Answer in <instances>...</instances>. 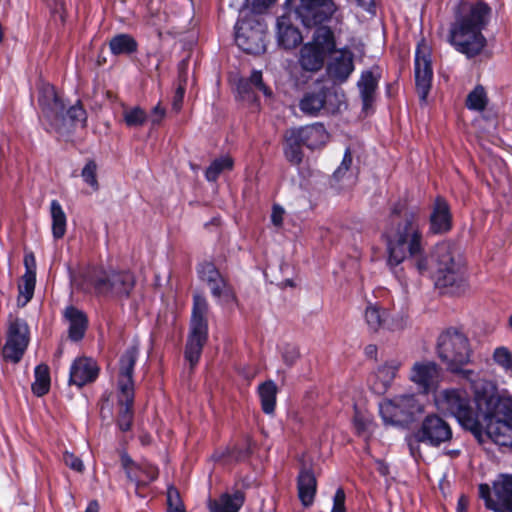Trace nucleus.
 Segmentation results:
<instances>
[{
	"label": "nucleus",
	"instance_id": "nucleus-42",
	"mask_svg": "<svg viewBox=\"0 0 512 512\" xmlns=\"http://www.w3.org/2000/svg\"><path fill=\"white\" fill-rule=\"evenodd\" d=\"M494 363L505 373L512 375V351L505 346L497 347L492 355Z\"/></svg>",
	"mask_w": 512,
	"mask_h": 512
},
{
	"label": "nucleus",
	"instance_id": "nucleus-56",
	"mask_svg": "<svg viewBox=\"0 0 512 512\" xmlns=\"http://www.w3.org/2000/svg\"><path fill=\"white\" fill-rule=\"evenodd\" d=\"M165 114H166L165 109L163 107H161L160 104H157L153 108L151 115H150L152 124L158 125L162 121V119L165 117Z\"/></svg>",
	"mask_w": 512,
	"mask_h": 512
},
{
	"label": "nucleus",
	"instance_id": "nucleus-58",
	"mask_svg": "<svg viewBox=\"0 0 512 512\" xmlns=\"http://www.w3.org/2000/svg\"><path fill=\"white\" fill-rule=\"evenodd\" d=\"M421 442H417L416 441V438L413 436V438H410L408 440V447H409V451H410V454L416 458L419 456V444Z\"/></svg>",
	"mask_w": 512,
	"mask_h": 512
},
{
	"label": "nucleus",
	"instance_id": "nucleus-57",
	"mask_svg": "<svg viewBox=\"0 0 512 512\" xmlns=\"http://www.w3.org/2000/svg\"><path fill=\"white\" fill-rule=\"evenodd\" d=\"M359 7L365 11L374 14L375 13V1L374 0H357Z\"/></svg>",
	"mask_w": 512,
	"mask_h": 512
},
{
	"label": "nucleus",
	"instance_id": "nucleus-61",
	"mask_svg": "<svg viewBox=\"0 0 512 512\" xmlns=\"http://www.w3.org/2000/svg\"><path fill=\"white\" fill-rule=\"evenodd\" d=\"M467 506L468 499L464 495L460 496L457 503V512H467Z\"/></svg>",
	"mask_w": 512,
	"mask_h": 512
},
{
	"label": "nucleus",
	"instance_id": "nucleus-20",
	"mask_svg": "<svg viewBox=\"0 0 512 512\" xmlns=\"http://www.w3.org/2000/svg\"><path fill=\"white\" fill-rule=\"evenodd\" d=\"M364 320L368 330L373 333L380 331H394L402 328L389 310L377 304L369 303L364 310Z\"/></svg>",
	"mask_w": 512,
	"mask_h": 512
},
{
	"label": "nucleus",
	"instance_id": "nucleus-26",
	"mask_svg": "<svg viewBox=\"0 0 512 512\" xmlns=\"http://www.w3.org/2000/svg\"><path fill=\"white\" fill-rule=\"evenodd\" d=\"M245 502V493L239 489L225 492L218 498L208 500L210 512H238Z\"/></svg>",
	"mask_w": 512,
	"mask_h": 512
},
{
	"label": "nucleus",
	"instance_id": "nucleus-29",
	"mask_svg": "<svg viewBox=\"0 0 512 512\" xmlns=\"http://www.w3.org/2000/svg\"><path fill=\"white\" fill-rule=\"evenodd\" d=\"M298 496L301 503L308 507L310 506L315 497L317 481L312 471L303 469L298 476Z\"/></svg>",
	"mask_w": 512,
	"mask_h": 512
},
{
	"label": "nucleus",
	"instance_id": "nucleus-8",
	"mask_svg": "<svg viewBox=\"0 0 512 512\" xmlns=\"http://www.w3.org/2000/svg\"><path fill=\"white\" fill-rule=\"evenodd\" d=\"M424 412V404L414 393L386 398L379 403V413L385 425L407 427Z\"/></svg>",
	"mask_w": 512,
	"mask_h": 512
},
{
	"label": "nucleus",
	"instance_id": "nucleus-23",
	"mask_svg": "<svg viewBox=\"0 0 512 512\" xmlns=\"http://www.w3.org/2000/svg\"><path fill=\"white\" fill-rule=\"evenodd\" d=\"M121 463L125 469L127 477L136 484L137 487L147 485L158 477V469L152 464L136 465L131 458L123 454Z\"/></svg>",
	"mask_w": 512,
	"mask_h": 512
},
{
	"label": "nucleus",
	"instance_id": "nucleus-9",
	"mask_svg": "<svg viewBox=\"0 0 512 512\" xmlns=\"http://www.w3.org/2000/svg\"><path fill=\"white\" fill-rule=\"evenodd\" d=\"M208 303L204 296L193 297V308L190 322V333L185 349V358L193 367L199 361L208 336L207 315Z\"/></svg>",
	"mask_w": 512,
	"mask_h": 512
},
{
	"label": "nucleus",
	"instance_id": "nucleus-21",
	"mask_svg": "<svg viewBox=\"0 0 512 512\" xmlns=\"http://www.w3.org/2000/svg\"><path fill=\"white\" fill-rule=\"evenodd\" d=\"M99 374L97 363L88 357H79L74 360L70 367L69 384L83 387L94 382Z\"/></svg>",
	"mask_w": 512,
	"mask_h": 512
},
{
	"label": "nucleus",
	"instance_id": "nucleus-49",
	"mask_svg": "<svg viewBox=\"0 0 512 512\" xmlns=\"http://www.w3.org/2000/svg\"><path fill=\"white\" fill-rule=\"evenodd\" d=\"M63 462L66 466L76 472H83L84 470V464L82 460L68 451L63 454Z\"/></svg>",
	"mask_w": 512,
	"mask_h": 512
},
{
	"label": "nucleus",
	"instance_id": "nucleus-10",
	"mask_svg": "<svg viewBox=\"0 0 512 512\" xmlns=\"http://www.w3.org/2000/svg\"><path fill=\"white\" fill-rule=\"evenodd\" d=\"M335 40L332 30L326 26H319L310 42L300 49L299 64L308 72H317L322 69L328 54L335 50Z\"/></svg>",
	"mask_w": 512,
	"mask_h": 512
},
{
	"label": "nucleus",
	"instance_id": "nucleus-14",
	"mask_svg": "<svg viewBox=\"0 0 512 512\" xmlns=\"http://www.w3.org/2000/svg\"><path fill=\"white\" fill-rule=\"evenodd\" d=\"M450 424L437 414L427 415L414 433L417 442L431 447H439L452 439Z\"/></svg>",
	"mask_w": 512,
	"mask_h": 512
},
{
	"label": "nucleus",
	"instance_id": "nucleus-63",
	"mask_svg": "<svg viewBox=\"0 0 512 512\" xmlns=\"http://www.w3.org/2000/svg\"><path fill=\"white\" fill-rule=\"evenodd\" d=\"M376 352H377V348L376 346L374 345H368L366 348H365V353L366 355L372 357L374 355H376Z\"/></svg>",
	"mask_w": 512,
	"mask_h": 512
},
{
	"label": "nucleus",
	"instance_id": "nucleus-44",
	"mask_svg": "<svg viewBox=\"0 0 512 512\" xmlns=\"http://www.w3.org/2000/svg\"><path fill=\"white\" fill-rule=\"evenodd\" d=\"M124 121L129 127L142 126L147 120L146 112L140 107L127 109L123 113Z\"/></svg>",
	"mask_w": 512,
	"mask_h": 512
},
{
	"label": "nucleus",
	"instance_id": "nucleus-54",
	"mask_svg": "<svg viewBox=\"0 0 512 512\" xmlns=\"http://www.w3.org/2000/svg\"><path fill=\"white\" fill-rule=\"evenodd\" d=\"M299 357L298 349L295 346H287L283 352V360L284 362L291 366L293 365Z\"/></svg>",
	"mask_w": 512,
	"mask_h": 512
},
{
	"label": "nucleus",
	"instance_id": "nucleus-55",
	"mask_svg": "<svg viewBox=\"0 0 512 512\" xmlns=\"http://www.w3.org/2000/svg\"><path fill=\"white\" fill-rule=\"evenodd\" d=\"M284 209L279 205H274L271 214L272 223L279 227L283 223Z\"/></svg>",
	"mask_w": 512,
	"mask_h": 512
},
{
	"label": "nucleus",
	"instance_id": "nucleus-33",
	"mask_svg": "<svg viewBox=\"0 0 512 512\" xmlns=\"http://www.w3.org/2000/svg\"><path fill=\"white\" fill-rule=\"evenodd\" d=\"M109 49L115 56L129 55L137 51L138 43L131 35L120 33L110 39Z\"/></svg>",
	"mask_w": 512,
	"mask_h": 512
},
{
	"label": "nucleus",
	"instance_id": "nucleus-19",
	"mask_svg": "<svg viewBox=\"0 0 512 512\" xmlns=\"http://www.w3.org/2000/svg\"><path fill=\"white\" fill-rule=\"evenodd\" d=\"M138 354V348L131 346L125 350L119 360L118 392L123 393L124 400L131 399V392H134L133 372Z\"/></svg>",
	"mask_w": 512,
	"mask_h": 512
},
{
	"label": "nucleus",
	"instance_id": "nucleus-60",
	"mask_svg": "<svg viewBox=\"0 0 512 512\" xmlns=\"http://www.w3.org/2000/svg\"><path fill=\"white\" fill-rule=\"evenodd\" d=\"M223 279H224V277L222 275H220L218 278L215 279V281L207 284L210 288L211 294H215L218 291V287L220 285L223 286Z\"/></svg>",
	"mask_w": 512,
	"mask_h": 512
},
{
	"label": "nucleus",
	"instance_id": "nucleus-1",
	"mask_svg": "<svg viewBox=\"0 0 512 512\" xmlns=\"http://www.w3.org/2000/svg\"><path fill=\"white\" fill-rule=\"evenodd\" d=\"M405 208L397 203L392 209V224L395 217ZM421 218L417 210L405 211L401 221L391 225L385 232L388 251V265L392 267L402 263L407 253L420 273L430 271L435 286L448 294L463 293L467 287L464 275V261L459 247L450 242L438 243L429 258L422 255Z\"/></svg>",
	"mask_w": 512,
	"mask_h": 512
},
{
	"label": "nucleus",
	"instance_id": "nucleus-27",
	"mask_svg": "<svg viewBox=\"0 0 512 512\" xmlns=\"http://www.w3.org/2000/svg\"><path fill=\"white\" fill-rule=\"evenodd\" d=\"M277 39L278 43L285 49L296 47L302 41V35L297 27L292 24L288 15H282L277 18Z\"/></svg>",
	"mask_w": 512,
	"mask_h": 512
},
{
	"label": "nucleus",
	"instance_id": "nucleus-11",
	"mask_svg": "<svg viewBox=\"0 0 512 512\" xmlns=\"http://www.w3.org/2000/svg\"><path fill=\"white\" fill-rule=\"evenodd\" d=\"M266 25L255 15L240 18L235 25V42L246 53L260 54L265 51Z\"/></svg>",
	"mask_w": 512,
	"mask_h": 512
},
{
	"label": "nucleus",
	"instance_id": "nucleus-4",
	"mask_svg": "<svg viewBox=\"0 0 512 512\" xmlns=\"http://www.w3.org/2000/svg\"><path fill=\"white\" fill-rule=\"evenodd\" d=\"M491 9L483 2L471 5L469 10L457 16L450 29L451 45L468 58L479 55L486 46L482 30L488 25Z\"/></svg>",
	"mask_w": 512,
	"mask_h": 512
},
{
	"label": "nucleus",
	"instance_id": "nucleus-51",
	"mask_svg": "<svg viewBox=\"0 0 512 512\" xmlns=\"http://www.w3.org/2000/svg\"><path fill=\"white\" fill-rule=\"evenodd\" d=\"M238 93L242 98H255V89L253 86L250 85L249 81L246 79H241L237 85Z\"/></svg>",
	"mask_w": 512,
	"mask_h": 512
},
{
	"label": "nucleus",
	"instance_id": "nucleus-2",
	"mask_svg": "<svg viewBox=\"0 0 512 512\" xmlns=\"http://www.w3.org/2000/svg\"><path fill=\"white\" fill-rule=\"evenodd\" d=\"M470 384L474 398L471 400L466 390L446 388L434 396V403L439 412L454 417L458 423L471 433L480 429V413L484 412L489 403H493L495 384L480 376L476 371H466L460 376Z\"/></svg>",
	"mask_w": 512,
	"mask_h": 512
},
{
	"label": "nucleus",
	"instance_id": "nucleus-32",
	"mask_svg": "<svg viewBox=\"0 0 512 512\" xmlns=\"http://www.w3.org/2000/svg\"><path fill=\"white\" fill-rule=\"evenodd\" d=\"M352 164V155L349 149H346L342 162L335 170L332 176V185L342 189L354 183L352 173H349Z\"/></svg>",
	"mask_w": 512,
	"mask_h": 512
},
{
	"label": "nucleus",
	"instance_id": "nucleus-48",
	"mask_svg": "<svg viewBox=\"0 0 512 512\" xmlns=\"http://www.w3.org/2000/svg\"><path fill=\"white\" fill-rule=\"evenodd\" d=\"M251 86L254 87L255 90L262 92L265 96L271 95V90L265 86L262 81V73L261 71L255 70L252 72L249 79H247Z\"/></svg>",
	"mask_w": 512,
	"mask_h": 512
},
{
	"label": "nucleus",
	"instance_id": "nucleus-37",
	"mask_svg": "<svg viewBox=\"0 0 512 512\" xmlns=\"http://www.w3.org/2000/svg\"><path fill=\"white\" fill-rule=\"evenodd\" d=\"M34 374L35 381L32 384V391L36 396L41 397L47 394L50 389L49 368L45 364H40L36 366Z\"/></svg>",
	"mask_w": 512,
	"mask_h": 512
},
{
	"label": "nucleus",
	"instance_id": "nucleus-22",
	"mask_svg": "<svg viewBox=\"0 0 512 512\" xmlns=\"http://www.w3.org/2000/svg\"><path fill=\"white\" fill-rule=\"evenodd\" d=\"M402 365L403 361L397 358L385 361L377 368L371 383V389L379 395L387 392L392 386Z\"/></svg>",
	"mask_w": 512,
	"mask_h": 512
},
{
	"label": "nucleus",
	"instance_id": "nucleus-16",
	"mask_svg": "<svg viewBox=\"0 0 512 512\" xmlns=\"http://www.w3.org/2000/svg\"><path fill=\"white\" fill-rule=\"evenodd\" d=\"M29 343V329L24 320L11 318L9 320L7 339L2 349L6 361L17 363L21 360Z\"/></svg>",
	"mask_w": 512,
	"mask_h": 512
},
{
	"label": "nucleus",
	"instance_id": "nucleus-6",
	"mask_svg": "<svg viewBox=\"0 0 512 512\" xmlns=\"http://www.w3.org/2000/svg\"><path fill=\"white\" fill-rule=\"evenodd\" d=\"M135 285L130 271L92 268L83 274L82 289L100 296L128 297Z\"/></svg>",
	"mask_w": 512,
	"mask_h": 512
},
{
	"label": "nucleus",
	"instance_id": "nucleus-35",
	"mask_svg": "<svg viewBox=\"0 0 512 512\" xmlns=\"http://www.w3.org/2000/svg\"><path fill=\"white\" fill-rule=\"evenodd\" d=\"M50 216L52 220V234L55 239H61L66 233L67 217L57 200L50 203Z\"/></svg>",
	"mask_w": 512,
	"mask_h": 512
},
{
	"label": "nucleus",
	"instance_id": "nucleus-31",
	"mask_svg": "<svg viewBox=\"0 0 512 512\" xmlns=\"http://www.w3.org/2000/svg\"><path fill=\"white\" fill-rule=\"evenodd\" d=\"M326 103V92L319 90L317 92H307L299 101L301 112L310 117L319 116Z\"/></svg>",
	"mask_w": 512,
	"mask_h": 512
},
{
	"label": "nucleus",
	"instance_id": "nucleus-38",
	"mask_svg": "<svg viewBox=\"0 0 512 512\" xmlns=\"http://www.w3.org/2000/svg\"><path fill=\"white\" fill-rule=\"evenodd\" d=\"M286 144H285V157L286 159L294 164L298 165L301 163L303 159V152L301 147L303 146L300 141L295 137V135L289 130L285 136Z\"/></svg>",
	"mask_w": 512,
	"mask_h": 512
},
{
	"label": "nucleus",
	"instance_id": "nucleus-62",
	"mask_svg": "<svg viewBox=\"0 0 512 512\" xmlns=\"http://www.w3.org/2000/svg\"><path fill=\"white\" fill-rule=\"evenodd\" d=\"M85 512H99V505L96 501L90 502Z\"/></svg>",
	"mask_w": 512,
	"mask_h": 512
},
{
	"label": "nucleus",
	"instance_id": "nucleus-25",
	"mask_svg": "<svg viewBox=\"0 0 512 512\" xmlns=\"http://www.w3.org/2000/svg\"><path fill=\"white\" fill-rule=\"evenodd\" d=\"M430 231L433 234L448 232L452 227V215L447 201L437 197L430 214Z\"/></svg>",
	"mask_w": 512,
	"mask_h": 512
},
{
	"label": "nucleus",
	"instance_id": "nucleus-53",
	"mask_svg": "<svg viewBox=\"0 0 512 512\" xmlns=\"http://www.w3.org/2000/svg\"><path fill=\"white\" fill-rule=\"evenodd\" d=\"M277 0H247V2L252 6L253 10L257 13H262L267 10L269 7L274 5Z\"/></svg>",
	"mask_w": 512,
	"mask_h": 512
},
{
	"label": "nucleus",
	"instance_id": "nucleus-13",
	"mask_svg": "<svg viewBox=\"0 0 512 512\" xmlns=\"http://www.w3.org/2000/svg\"><path fill=\"white\" fill-rule=\"evenodd\" d=\"M494 497L487 484L479 485V495L485 506L494 512H512V475L501 474L493 483Z\"/></svg>",
	"mask_w": 512,
	"mask_h": 512
},
{
	"label": "nucleus",
	"instance_id": "nucleus-40",
	"mask_svg": "<svg viewBox=\"0 0 512 512\" xmlns=\"http://www.w3.org/2000/svg\"><path fill=\"white\" fill-rule=\"evenodd\" d=\"M488 104V96L482 85H477L466 98V107L469 110L482 112Z\"/></svg>",
	"mask_w": 512,
	"mask_h": 512
},
{
	"label": "nucleus",
	"instance_id": "nucleus-47",
	"mask_svg": "<svg viewBox=\"0 0 512 512\" xmlns=\"http://www.w3.org/2000/svg\"><path fill=\"white\" fill-rule=\"evenodd\" d=\"M197 271L201 280L207 284L215 281V279L221 275L215 265L211 262H204L200 264Z\"/></svg>",
	"mask_w": 512,
	"mask_h": 512
},
{
	"label": "nucleus",
	"instance_id": "nucleus-15",
	"mask_svg": "<svg viewBox=\"0 0 512 512\" xmlns=\"http://www.w3.org/2000/svg\"><path fill=\"white\" fill-rule=\"evenodd\" d=\"M442 378L441 367L432 360H420L413 363L408 379L412 382L420 395L435 392Z\"/></svg>",
	"mask_w": 512,
	"mask_h": 512
},
{
	"label": "nucleus",
	"instance_id": "nucleus-43",
	"mask_svg": "<svg viewBox=\"0 0 512 512\" xmlns=\"http://www.w3.org/2000/svg\"><path fill=\"white\" fill-rule=\"evenodd\" d=\"M187 63L182 61L179 65V85L175 91L172 106L175 110H179L181 108L184 94H185V86H186V77H187Z\"/></svg>",
	"mask_w": 512,
	"mask_h": 512
},
{
	"label": "nucleus",
	"instance_id": "nucleus-3",
	"mask_svg": "<svg viewBox=\"0 0 512 512\" xmlns=\"http://www.w3.org/2000/svg\"><path fill=\"white\" fill-rule=\"evenodd\" d=\"M39 104L45 129L60 137H69L77 126H86L87 113L83 106L77 102L66 109L63 99L50 84L40 87Z\"/></svg>",
	"mask_w": 512,
	"mask_h": 512
},
{
	"label": "nucleus",
	"instance_id": "nucleus-17",
	"mask_svg": "<svg viewBox=\"0 0 512 512\" xmlns=\"http://www.w3.org/2000/svg\"><path fill=\"white\" fill-rule=\"evenodd\" d=\"M415 82L416 89L421 101H426L429 94L433 70L428 48L425 45H418L415 53Z\"/></svg>",
	"mask_w": 512,
	"mask_h": 512
},
{
	"label": "nucleus",
	"instance_id": "nucleus-36",
	"mask_svg": "<svg viewBox=\"0 0 512 512\" xmlns=\"http://www.w3.org/2000/svg\"><path fill=\"white\" fill-rule=\"evenodd\" d=\"M262 410L266 414H272L276 405L277 386L272 380L265 381L258 387Z\"/></svg>",
	"mask_w": 512,
	"mask_h": 512
},
{
	"label": "nucleus",
	"instance_id": "nucleus-41",
	"mask_svg": "<svg viewBox=\"0 0 512 512\" xmlns=\"http://www.w3.org/2000/svg\"><path fill=\"white\" fill-rule=\"evenodd\" d=\"M233 159L230 156H222L215 159L205 171V177L209 182H215L220 174L233 167Z\"/></svg>",
	"mask_w": 512,
	"mask_h": 512
},
{
	"label": "nucleus",
	"instance_id": "nucleus-46",
	"mask_svg": "<svg viewBox=\"0 0 512 512\" xmlns=\"http://www.w3.org/2000/svg\"><path fill=\"white\" fill-rule=\"evenodd\" d=\"M97 165L94 161H88L82 169L81 176L85 183H87L93 191L99 189V183L97 180Z\"/></svg>",
	"mask_w": 512,
	"mask_h": 512
},
{
	"label": "nucleus",
	"instance_id": "nucleus-7",
	"mask_svg": "<svg viewBox=\"0 0 512 512\" xmlns=\"http://www.w3.org/2000/svg\"><path fill=\"white\" fill-rule=\"evenodd\" d=\"M436 352L449 372L464 376V372L472 371L464 368L470 362L472 349L463 332L454 328L443 331L438 337Z\"/></svg>",
	"mask_w": 512,
	"mask_h": 512
},
{
	"label": "nucleus",
	"instance_id": "nucleus-45",
	"mask_svg": "<svg viewBox=\"0 0 512 512\" xmlns=\"http://www.w3.org/2000/svg\"><path fill=\"white\" fill-rule=\"evenodd\" d=\"M212 296L221 305H230L236 301L235 292L225 278L223 279V287L220 285L218 287V291L215 294H212Z\"/></svg>",
	"mask_w": 512,
	"mask_h": 512
},
{
	"label": "nucleus",
	"instance_id": "nucleus-5",
	"mask_svg": "<svg viewBox=\"0 0 512 512\" xmlns=\"http://www.w3.org/2000/svg\"><path fill=\"white\" fill-rule=\"evenodd\" d=\"M493 403L480 413V429L472 434L480 438L484 433L499 446L512 447V399L502 398L497 391Z\"/></svg>",
	"mask_w": 512,
	"mask_h": 512
},
{
	"label": "nucleus",
	"instance_id": "nucleus-28",
	"mask_svg": "<svg viewBox=\"0 0 512 512\" xmlns=\"http://www.w3.org/2000/svg\"><path fill=\"white\" fill-rule=\"evenodd\" d=\"M64 317L69 323V338L72 341L82 339L88 324L84 312L74 306H69L64 311Z\"/></svg>",
	"mask_w": 512,
	"mask_h": 512
},
{
	"label": "nucleus",
	"instance_id": "nucleus-30",
	"mask_svg": "<svg viewBox=\"0 0 512 512\" xmlns=\"http://www.w3.org/2000/svg\"><path fill=\"white\" fill-rule=\"evenodd\" d=\"M379 76L371 70L363 71L357 86L360 91L363 109L368 110L374 101V95L378 87Z\"/></svg>",
	"mask_w": 512,
	"mask_h": 512
},
{
	"label": "nucleus",
	"instance_id": "nucleus-12",
	"mask_svg": "<svg viewBox=\"0 0 512 512\" xmlns=\"http://www.w3.org/2000/svg\"><path fill=\"white\" fill-rule=\"evenodd\" d=\"M285 3L306 27L328 21L337 9L333 0H286Z\"/></svg>",
	"mask_w": 512,
	"mask_h": 512
},
{
	"label": "nucleus",
	"instance_id": "nucleus-52",
	"mask_svg": "<svg viewBox=\"0 0 512 512\" xmlns=\"http://www.w3.org/2000/svg\"><path fill=\"white\" fill-rule=\"evenodd\" d=\"M168 509L183 507L179 492L174 487H169L167 491Z\"/></svg>",
	"mask_w": 512,
	"mask_h": 512
},
{
	"label": "nucleus",
	"instance_id": "nucleus-50",
	"mask_svg": "<svg viewBox=\"0 0 512 512\" xmlns=\"http://www.w3.org/2000/svg\"><path fill=\"white\" fill-rule=\"evenodd\" d=\"M345 492L342 488H338L333 497V507L331 512H345Z\"/></svg>",
	"mask_w": 512,
	"mask_h": 512
},
{
	"label": "nucleus",
	"instance_id": "nucleus-39",
	"mask_svg": "<svg viewBox=\"0 0 512 512\" xmlns=\"http://www.w3.org/2000/svg\"><path fill=\"white\" fill-rule=\"evenodd\" d=\"M35 282V271H26L22 277V283L19 284V296L17 299L19 306H25L32 299Z\"/></svg>",
	"mask_w": 512,
	"mask_h": 512
},
{
	"label": "nucleus",
	"instance_id": "nucleus-34",
	"mask_svg": "<svg viewBox=\"0 0 512 512\" xmlns=\"http://www.w3.org/2000/svg\"><path fill=\"white\" fill-rule=\"evenodd\" d=\"M123 393L118 392L117 399L120 406L119 415L117 419L118 427L121 431L126 432L130 430L133 421V404H134V392H131V399L124 400L122 398Z\"/></svg>",
	"mask_w": 512,
	"mask_h": 512
},
{
	"label": "nucleus",
	"instance_id": "nucleus-59",
	"mask_svg": "<svg viewBox=\"0 0 512 512\" xmlns=\"http://www.w3.org/2000/svg\"><path fill=\"white\" fill-rule=\"evenodd\" d=\"M24 263L26 271H35V258L32 254L25 255Z\"/></svg>",
	"mask_w": 512,
	"mask_h": 512
},
{
	"label": "nucleus",
	"instance_id": "nucleus-64",
	"mask_svg": "<svg viewBox=\"0 0 512 512\" xmlns=\"http://www.w3.org/2000/svg\"><path fill=\"white\" fill-rule=\"evenodd\" d=\"M379 471L382 475H386L388 473V467L384 465V463L379 462Z\"/></svg>",
	"mask_w": 512,
	"mask_h": 512
},
{
	"label": "nucleus",
	"instance_id": "nucleus-24",
	"mask_svg": "<svg viewBox=\"0 0 512 512\" xmlns=\"http://www.w3.org/2000/svg\"><path fill=\"white\" fill-rule=\"evenodd\" d=\"M290 131L303 146L309 149H315L324 145L328 139V133L321 123L290 129Z\"/></svg>",
	"mask_w": 512,
	"mask_h": 512
},
{
	"label": "nucleus",
	"instance_id": "nucleus-18",
	"mask_svg": "<svg viewBox=\"0 0 512 512\" xmlns=\"http://www.w3.org/2000/svg\"><path fill=\"white\" fill-rule=\"evenodd\" d=\"M334 51V55L327 64L326 72L334 84H343L355 69L354 54L347 48Z\"/></svg>",
	"mask_w": 512,
	"mask_h": 512
}]
</instances>
